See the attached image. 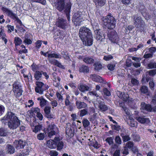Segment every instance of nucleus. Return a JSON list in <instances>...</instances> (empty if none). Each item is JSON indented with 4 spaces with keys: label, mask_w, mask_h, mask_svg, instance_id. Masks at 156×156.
Returning <instances> with one entry per match:
<instances>
[{
    "label": "nucleus",
    "mask_w": 156,
    "mask_h": 156,
    "mask_svg": "<svg viewBox=\"0 0 156 156\" xmlns=\"http://www.w3.org/2000/svg\"><path fill=\"white\" fill-rule=\"evenodd\" d=\"M79 71L81 73H87L89 72V68L88 66L83 65L79 67Z\"/></svg>",
    "instance_id": "obj_25"
},
{
    "label": "nucleus",
    "mask_w": 156,
    "mask_h": 156,
    "mask_svg": "<svg viewBox=\"0 0 156 156\" xmlns=\"http://www.w3.org/2000/svg\"><path fill=\"white\" fill-rule=\"evenodd\" d=\"M147 67L149 69L156 68V62H150L147 65Z\"/></svg>",
    "instance_id": "obj_47"
},
{
    "label": "nucleus",
    "mask_w": 156,
    "mask_h": 156,
    "mask_svg": "<svg viewBox=\"0 0 156 156\" xmlns=\"http://www.w3.org/2000/svg\"><path fill=\"white\" fill-rule=\"evenodd\" d=\"M108 36L112 42L117 44L119 40V38L117 32L114 30H109L108 32Z\"/></svg>",
    "instance_id": "obj_7"
},
{
    "label": "nucleus",
    "mask_w": 156,
    "mask_h": 156,
    "mask_svg": "<svg viewBox=\"0 0 156 156\" xmlns=\"http://www.w3.org/2000/svg\"><path fill=\"white\" fill-rule=\"evenodd\" d=\"M36 87H35V91L41 94H43V83L40 81H37L35 83Z\"/></svg>",
    "instance_id": "obj_14"
},
{
    "label": "nucleus",
    "mask_w": 156,
    "mask_h": 156,
    "mask_svg": "<svg viewBox=\"0 0 156 156\" xmlns=\"http://www.w3.org/2000/svg\"><path fill=\"white\" fill-rule=\"evenodd\" d=\"M115 65L114 64H108L107 66L108 69L111 71H112L114 70Z\"/></svg>",
    "instance_id": "obj_50"
},
{
    "label": "nucleus",
    "mask_w": 156,
    "mask_h": 156,
    "mask_svg": "<svg viewBox=\"0 0 156 156\" xmlns=\"http://www.w3.org/2000/svg\"><path fill=\"white\" fill-rule=\"evenodd\" d=\"M79 90L82 92H84L85 91H88L89 89V87L86 85L83 84L80 85L79 87Z\"/></svg>",
    "instance_id": "obj_36"
},
{
    "label": "nucleus",
    "mask_w": 156,
    "mask_h": 156,
    "mask_svg": "<svg viewBox=\"0 0 156 156\" xmlns=\"http://www.w3.org/2000/svg\"><path fill=\"white\" fill-rule=\"evenodd\" d=\"M35 48L38 50L41 46L42 41L41 40H37L35 42Z\"/></svg>",
    "instance_id": "obj_48"
},
{
    "label": "nucleus",
    "mask_w": 156,
    "mask_h": 156,
    "mask_svg": "<svg viewBox=\"0 0 156 156\" xmlns=\"http://www.w3.org/2000/svg\"><path fill=\"white\" fill-rule=\"evenodd\" d=\"M76 105L77 108L78 109L86 108L87 107V105L86 103L84 102H81L79 101H76Z\"/></svg>",
    "instance_id": "obj_24"
},
{
    "label": "nucleus",
    "mask_w": 156,
    "mask_h": 156,
    "mask_svg": "<svg viewBox=\"0 0 156 156\" xmlns=\"http://www.w3.org/2000/svg\"><path fill=\"white\" fill-rule=\"evenodd\" d=\"M113 58V56L111 55H105L103 59L106 61H109Z\"/></svg>",
    "instance_id": "obj_57"
},
{
    "label": "nucleus",
    "mask_w": 156,
    "mask_h": 156,
    "mask_svg": "<svg viewBox=\"0 0 156 156\" xmlns=\"http://www.w3.org/2000/svg\"><path fill=\"white\" fill-rule=\"evenodd\" d=\"M30 147H26L20 153L18 154L17 156H26L29 154V153L30 151Z\"/></svg>",
    "instance_id": "obj_23"
},
{
    "label": "nucleus",
    "mask_w": 156,
    "mask_h": 156,
    "mask_svg": "<svg viewBox=\"0 0 156 156\" xmlns=\"http://www.w3.org/2000/svg\"><path fill=\"white\" fill-rule=\"evenodd\" d=\"M151 104L153 106L152 111L156 112V100L153 99L151 101Z\"/></svg>",
    "instance_id": "obj_49"
},
{
    "label": "nucleus",
    "mask_w": 156,
    "mask_h": 156,
    "mask_svg": "<svg viewBox=\"0 0 156 156\" xmlns=\"http://www.w3.org/2000/svg\"><path fill=\"white\" fill-rule=\"evenodd\" d=\"M66 5L65 0H58L56 2L55 4L56 9L60 12L63 11Z\"/></svg>",
    "instance_id": "obj_13"
},
{
    "label": "nucleus",
    "mask_w": 156,
    "mask_h": 156,
    "mask_svg": "<svg viewBox=\"0 0 156 156\" xmlns=\"http://www.w3.org/2000/svg\"><path fill=\"white\" fill-rule=\"evenodd\" d=\"M136 119L139 122L142 124H144L145 123H148L150 122L149 118L137 117Z\"/></svg>",
    "instance_id": "obj_30"
},
{
    "label": "nucleus",
    "mask_w": 156,
    "mask_h": 156,
    "mask_svg": "<svg viewBox=\"0 0 156 156\" xmlns=\"http://www.w3.org/2000/svg\"><path fill=\"white\" fill-rule=\"evenodd\" d=\"M115 141L116 143L118 144H121L122 141L121 139L119 136H117L115 137Z\"/></svg>",
    "instance_id": "obj_64"
},
{
    "label": "nucleus",
    "mask_w": 156,
    "mask_h": 156,
    "mask_svg": "<svg viewBox=\"0 0 156 156\" xmlns=\"http://www.w3.org/2000/svg\"><path fill=\"white\" fill-rule=\"evenodd\" d=\"M113 138L112 137H107L105 140L107 142L109 145H111L113 143Z\"/></svg>",
    "instance_id": "obj_54"
},
{
    "label": "nucleus",
    "mask_w": 156,
    "mask_h": 156,
    "mask_svg": "<svg viewBox=\"0 0 156 156\" xmlns=\"http://www.w3.org/2000/svg\"><path fill=\"white\" fill-rule=\"evenodd\" d=\"M66 134L69 137H71L74 136V133L71 128H67L66 130Z\"/></svg>",
    "instance_id": "obj_35"
},
{
    "label": "nucleus",
    "mask_w": 156,
    "mask_h": 156,
    "mask_svg": "<svg viewBox=\"0 0 156 156\" xmlns=\"http://www.w3.org/2000/svg\"><path fill=\"white\" fill-rule=\"evenodd\" d=\"M49 154L51 156H57L58 155V153L56 151L52 150L50 151Z\"/></svg>",
    "instance_id": "obj_63"
},
{
    "label": "nucleus",
    "mask_w": 156,
    "mask_h": 156,
    "mask_svg": "<svg viewBox=\"0 0 156 156\" xmlns=\"http://www.w3.org/2000/svg\"><path fill=\"white\" fill-rule=\"evenodd\" d=\"M98 106L100 110L102 112H105L108 109V106L105 105L104 102L102 101H100L99 102Z\"/></svg>",
    "instance_id": "obj_21"
},
{
    "label": "nucleus",
    "mask_w": 156,
    "mask_h": 156,
    "mask_svg": "<svg viewBox=\"0 0 156 156\" xmlns=\"http://www.w3.org/2000/svg\"><path fill=\"white\" fill-rule=\"evenodd\" d=\"M94 67V70L97 72H99L101 70L103 66L101 63L99 61L95 62L93 64Z\"/></svg>",
    "instance_id": "obj_28"
},
{
    "label": "nucleus",
    "mask_w": 156,
    "mask_h": 156,
    "mask_svg": "<svg viewBox=\"0 0 156 156\" xmlns=\"http://www.w3.org/2000/svg\"><path fill=\"white\" fill-rule=\"evenodd\" d=\"M84 39L81 40L83 44H85V45L90 46L92 44L93 40L92 35L90 37H87V38H85Z\"/></svg>",
    "instance_id": "obj_19"
},
{
    "label": "nucleus",
    "mask_w": 156,
    "mask_h": 156,
    "mask_svg": "<svg viewBox=\"0 0 156 156\" xmlns=\"http://www.w3.org/2000/svg\"><path fill=\"white\" fill-rule=\"evenodd\" d=\"M56 95L58 98V101H63V97L59 92H57L56 93Z\"/></svg>",
    "instance_id": "obj_58"
},
{
    "label": "nucleus",
    "mask_w": 156,
    "mask_h": 156,
    "mask_svg": "<svg viewBox=\"0 0 156 156\" xmlns=\"http://www.w3.org/2000/svg\"><path fill=\"white\" fill-rule=\"evenodd\" d=\"M10 17L14 20H15L17 23H19V24L22 25V22L21 20L16 16V15L13 13L11 10H10Z\"/></svg>",
    "instance_id": "obj_33"
},
{
    "label": "nucleus",
    "mask_w": 156,
    "mask_h": 156,
    "mask_svg": "<svg viewBox=\"0 0 156 156\" xmlns=\"http://www.w3.org/2000/svg\"><path fill=\"white\" fill-rule=\"evenodd\" d=\"M97 6H103L105 4L106 0H93Z\"/></svg>",
    "instance_id": "obj_31"
},
{
    "label": "nucleus",
    "mask_w": 156,
    "mask_h": 156,
    "mask_svg": "<svg viewBox=\"0 0 156 156\" xmlns=\"http://www.w3.org/2000/svg\"><path fill=\"white\" fill-rule=\"evenodd\" d=\"M31 67L32 70L34 72L37 71V70L38 69V66L34 63H33L31 65Z\"/></svg>",
    "instance_id": "obj_51"
},
{
    "label": "nucleus",
    "mask_w": 156,
    "mask_h": 156,
    "mask_svg": "<svg viewBox=\"0 0 156 156\" xmlns=\"http://www.w3.org/2000/svg\"><path fill=\"white\" fill-rule=\"evenodd\" d=\"M2 120V122L5 125L8 126L9 128L10 127V115L9 112Z\"/></svg>",
    "instance_id": "obj_18"
},
{
    "label": "nucleus",
    "mask_w": 156,
    "mask_h": 156,
    "mask_svg": "<svg viewBox=\"0 0 156 156\" xmlns=\"http://www.w3.org/2000/svg\"><path fill=\"white\" fill-rule=\"evenodd\" d=\"M96 39L98 40H100L101 41H104L105 38V34L102 32L98 31L96 35Z\"/></svg>",
    "instance_id": "obj_29"
},
{
    "label": "nucleus",
    "mask_w": 156,
    "mask_h": 156,
    "mask_svg": "<svg viewBox=\"0 0 156 156\" xmlns=\"http://www.w3.org/2000/svg\"><path fill=\"white\" fill-rule=\"evenodd\" d=\"M55 126L54 123L52 122L51 124L48 125L46 130H45V129H44L45 133H47L48 134V136L50 137L55 134L56 132L54 130Z\"/></svg>",
    "instance_id": "obj_10"
},
{
    "label": "nucleus",
    "mask_w": 156,
    "mask_h": 156,
    "mask_svg": "<svg viewBox=\"0 0 156 156\" xmlns=\"http://www.w3.org/2000/svg\"><path fill=\"white\" fill-rule=\"evenodd\" d=\"M103 92L105 95L108 96H109L111 95V93L110 91L107 88H104L103 90Z\"/></svg>",
    "instance_id": "obj_56"
},
{
    "label": "nucleus",
    "mask_w": 156,
    "mask_h": 156,
    "mask_svg": "<svg viewBox=\"0 0 156 156\" xmlns=\"http://www.w3.org/2000/svg\"><path fill=\"white\" fill-rule=\"evenodd\" d=\"M87 108H84L80 111V115L81 117H83L86 115L88 114Z\"/></svg>",
    "instance_id": "obj_45"
},
{
    "label": "nucleus",
    "mask_w": 156,
    "mask_h": 156,
    "mask_svg": "<svg viewBox=\"0 0 156 156\" xmlns=\"http://www.w3.org/2000/svg\"><path fill=\"white\" fill-rule=\"evenodd\" d=\"M14 145L17 149H20L23 148L26 146L27 143L25 141H23L22 139L15 140L14 142Z\"/></svg>",
    "instance_id": "obj_12"
},
{
    "label": "nucleus",
    "mask_w": 156,
    "mask_h": 156,
    "mask_svg": "<svg viewBox=\"0 0 156 156\" xmlns=\"http://www.w3.org/2000/svg\"><path fill=\"white\" fill-rule=\"evenodd\" d=\"M140 91L141 93L146 94L148 92L147 87L145 86H142L140 88Z\"/></svg>",
    "instance_id": "obj_44"
},
{
    "label": "nucleus",
    "mask_w": 156,
    "mask_h": 156,
    "mask_svg": "<svg viewBox=\"0 0 156 156\" xmlns=\"http://www.w3.org/2000/svg\"><path fill=\"white\" fill-rule=\"evenodd\" d=\"M129 95L125 93L124 95L123 98L122 99L123 101H129Z\"/></svg>",
    "instance_id": "obj_62"
},
{
    "label": "nucleus",
    "mask_w": 156,
    "mask_h": 156,
    "mask_svg": "<svg viewBox=\"0 0 156 156\" xmlns=\"http://www.w3.org/2000/svg\"><path fill=\"white\" fill-rule=\"evenodd\" d=\"M23 76L25 78L24 80L26 82H31L32 80V76L30 72L27 75L23 74Z\"/></svg>",
    "instance_id": "obj_34"
},
{
    "label": "nucleus",
    "mask_w": 156,
    "mask_h": 156,
    "mask_svg": "<svg viewBox=\"0 0 156 156\" xmlns=\"http://www.w3.org/2000/svg\"><path fill=\"white\" fill-rule=\"evenodd\" d=\"M42 129V126L41 125L38 124L34 126V128L33 129V131L35 133H37Z\"/></svg>",
    "instance_id": "obj_38"
},
{
    "label": "nucleus",
    "mask_w": 156,
    "mask_h": 156,
    "mask_svg": "<svg viewBox=\"0 0 156 156\" xmlns=\"http://www.w3.org/2000/svg\"><path fill=\"white\" fill-rule=\"evenodd\" d=\"M61 54L63 55V57L65 58H69V53L67 51L65 50L62 51Z\"/></svg>",
    "instance_id": "obj_52"
},
{
    "label": "nucleus",
    "mask_w": 156,
    "mask_h": 156,
    "mask_svg": "<svg viewBox=\"0 0 156 156\" xmlns=\"http://www.w3.org/2000/svg\"><path fill=\"white\" fill-rule=\"evenodd\" d=\"M23 43L27 45H29L32 44V41L30 39L25 37Z\"/></svg>",
    "instance_id": "obj_61"
},
{
    "label": "nucleus",
    "mask_w": 156,
    "mask_h": 156,
    "mask_svg": "<svg viewBox=\"0 0 156 156\" xmlns=\"http://www.w3.org/2000/svg\"><path fill=\"white\" fill-rule=\"evenodd\" d=\"M82 123L83 126L84 128H86L88 127L90 124L89 121L87 119H83Z\"/></svg>",
    "instance_id": "obj_53"
},
{
    "label": "nucleus",
    "mask_w": 156,
    "mask_h": 156,
    "mask_svg": "<svg viewBox=\"0 0 156 156\" xmlns=\"http://www.w3.org/2000/svg\"><path fill=\"white\" fill-rule=\"evenodd\" d=\"M22 40L20 37H16L15 38L14 42L16 47L21 45L22 43Z\"/></svg>",
    "instance_id": "obj_37"
},
{
    "label": "nucleus",
    "mask_w": 156,
    "mask_h": 156,
    "mask_svg": "<svg viewBox=\"0 0 156 156\" xmlns=\"http://www.w3.org/2000/svg\"><path fill=\"white\" fill-rule=\"evenodd\" d=\"M51 107L48 106H46L44 110V116L49 119L54 118V115L51 113Z\"/></svg>",
    "instance_id": "obj_11"
},
{
    "label": "nucleus",
    "mask_w": 156,
    "mask_h": 156,
    "mask_svg": "<svg viewBox=\"0 0 156 156\" xmlns=\"http://www.w3.org/2000/svg\"><path fill=\"white\" fill-rule=\"evenodd\" d=\"M134 25L137 30L140 32L144 31L146 29V25L142 17L137 15L133 16Z\"/></svg>",
    "instance_id": "obj_1"
},
{
    "label": "nucleus",
    "mask_w": 156,
    "mask_h": 156,
    "mask_svg": "<svg viewBox=\"0 0 156 156\" xmlns=\"http://www.w3.org/2000/svg\"><path fill=\"white\" fill-rule=\"evenodd\" d=\"M30 2H37L43 5H46V1L45 0H29Z\"/></svg>",
    "instance_id": "obj_43"
},
{
    "label": "nucleus",
    "mask_w": 156,
    "mask_h": 156,
    "mask_svg": "<svg viewBox=\"0 0 156 156\" xmlns=\"http://www.w3.org/2000/svg\"><path fill=\"white\" fill-rule=\"evenodd\" d=\"M42 70L37 71L35 72L34 74V77L37 80H40L43 78L42 75Z\"/></svg>",
    "instance_id": "obj_27"
},
{
    "label": "nucleus",
    "mask_w": 156,
    "mask_h": 156,
    "mask_svg": "<svg viewBox=\"0 0 156 156\" xmlns=\"http://www.w3.org/2000/svg\"><path fill=\"white\" fill-rule=\"evenodd\" d=\"M126 113L129 117V119L128 122L129 126L132 127H135L137 125V122L135 121L132 115L130 114L129 112H127Z\"/></svg>",
    "instance_id": "obj_16"
},
{
    "label": "nucleus",
    "mask_w": 156,
    "mask_h": 156,
    "mask_svg": "<svg viewBox=\"0 0 156 156\" xmlns=\"http://www.w3.org/2000/svg\"><path fill=\"white\" fill-rule=\"evenodd\" d=\"M72 6V4L70 2L66 3L64 9V12L66 14V17L69 22L70 21V13Z\"/></svg>",
    "instance_id": "obj_8"
},
{
    "label": "nucleus",
    "mask_w": 156,
    "mask_h": 156,
    "mask_svg": "<svg viewBox=\"0 0 156 156\" xmlns=\"http://www.w3.org/2000/svg\"><path fill=\"white\" fill-rule=\"evenodd\" d=\"M90 78L93 81L96 82L101 83L104 81V79L101 77L95 74L90 75Z\"/></svg>",
    "instance_id": "obj_17"
},
{
    "label": "nucleus",
    "mask_w": 156,
    "mask_h": 156,
    "mask_svg": "<svg viewBox=\"0 0 156 156\" xmlns=\"http://www.w3.org/2000/svg\"><path fill=\"white\" fill-rule=\"evenodd\" d=\"M12 90L15 97L18 98L22 95L23 90L21 83L18 80L15 81L12 84Z\"/></svg>",
    "instance_id": "obj_3"
},
{
    "label": "nucleus",
    "mask_w": 156,
    "mask_h": 156,
    "mask_svg": "<svg viewBox=\"0 0 156 156\" xmlns=\"http://www.w3.org/2000/svg\"><path fill=\"white\" fill-rule=\"evenodd\" d=\"M37 100L40 101V105L41 107L44 106L46 104L47 101L43 98L39 97Z\"/></svg>",
    "instance_id": "obj_40"
},
{
    "label": "nucleus",
    "mask_w": 156,
    "mask_h": 156,
    "mask_svg": "<svg viewBox=\"0 0 156 156\" xmlns=\"http://www.w3.org/2000/svg\"><path fill=\"white\" fill-rule=\"evenodd\" d=\"M20 121L15 114L10 112V129H15L20 124Z\"/></svg>",
    "instance_id": "obj_4"
},
{
    "label": "nucleus",
    "mask_w": 156,
    "mask_h": 156,
    "mask_svg": "<svg viewBox=\"0 0 156 156\" xmlns=\"http://www.w3.org/2000/svg\"><path fill=\"white\" fill-rule=\"evenodd\" d=\"M140 106L143 110H145L148 112H151L152 111V107L150 104H147L144 102H142Z\"/></svg>",
    "instance_id": "obj_20"
},
{
    "label": "nucleus",
    "mask_w": 156,
    "mask_h": 156,
    "mask_svg": "<svg viewBox=\"0 0 156 156\" xmlns=\"http://www.w3.org/2000/svg\"><path fill=\"white\" fill-rule=\"evenodd\" d=\"M103 24L105 27L109 29H113L115 28L116 24V20L112 16L111 13H109L105 18H103Z\"/></svg>",
    "instance_id": "obj_2"
},
{
    "label": "nucleus",
    "mask_w": 156,
    "mask_h": 156,
    "mask_svg": "<svg viewBox=\"0 0 156 156\" xmlns=\"http://www.w3.org/2000/svg\"><path fill=\"white\" fill-rule=\"evenodd\" d=\"M61 56V55L59 54L55 53L49 54L48 55V58H61V57H59V56Z\"/></svg>",
    "instance_id": "obj_42"
},
{
    "label": "nucleus",
    "mask_w": 156,
    "mask_h": 156,
    "mask_svg": "<svg viewBox=\"0 0 156 156\" xmlns=\"http://www.w3.org/2000/svg\"><path fill=\"white\" fill-rule=\"evenodd\" d=\"M16 26L18 28V30L20 32L23 33L26 32L25 29L23 28V27H25L22 23V25L20 24V25H17Z\"/></svg>",
    "instance_id": "obj_46"
},
{
    "label": "nucleus",
    "mask_w": 156,
    "mask_h": 156,
    "mask_svg": "<svg viewBox=\"0 0 156 156\" xmlns=\"http://www.w3.org/2000/svg\"><path fill=\"white\" fill-rule=\"evenodd\" d=\"M119 106L120 107H122L126 112H127V111L126 112V110H127V108L125 106V103L124 102L122 101L120 102L119 103Z\"/></svg>",
    "instance_id": "obj_60"
},
{
    "label": "nucleus",
    "mask_w": 156,
    "mask_h": 156,
    "mask_svg": "<svg viewBox=\"0 0 156 156\" xmlns=\"http://www.w3.org/2000/svg\"><path fill=\"white\" fill-rule=\"evenodd\" d=\"M56 24L57 26L63 30H66L68 27L67 20L62 18L58 19L56 22Z\"/></svg>",
    "instance_id": "obj_9"
},
{
    "label": "nucleus",
    "mask_w": 156,
    "mask_h": 156,
    "mask_svg": "<svg viewBox=\"0 0 156 156\" xmlns=\"http://www.w3.org/2000/svg\"><path fill=\"white\" fill-rule=\"evenodd\" d=\"M82 13L80 11H78L74 13L72 17V21L75 26H79L82 22Z\"/></svg>",
    "instance_id": "obj_6"
},
{
    "label": "nucleus",
    "mask_w": 156,
    "mask_h": 156,
    "mask_svg": "<svg viewBox=\"0 0 156 156\" xmlns=\"http://www.w3.org/2000/svg\"><path fill=\"white\" fill-rule=\"evenodd\" d=\"M70 98V96L69 95L66 96V97L65 101V103L66 106H68L70 104V102L69 100Z\"/></svg>",
    "instance_id": "obj_59"
},
{
    "label": "nucleus",
    "mask_w": 156,
    "mask_h": 156,
    "mask_svg": "<svg viewBox=\"0 0 156 156\" xmlns=\"http://www.w3.org/2000/svg\"><path fill=\"white\" fill-rule=\"evenodd\" d=\"M45 137V135L44 133H40L38 134L37 136V137L38 140H43Z\"/></svg>",
    "instance_id": "obj_55"
},
{
    "label": "nucleus",
    "mask_w": 156,
    "mask_h": 156,
    "mask_svg": "<svg viewBox=\"0 0 156 156\" xmlns=\"http://www.w3.org/2000/svg\"><path fill=\"white\" fill-rule=\"evenodd\" d=\"M56 142L55 137L53 140H50L47 141V146L50 148L55 149L56 148Z\"/></svg>",
    "instance_id": "obj_22"
},
{
    "label": "nucleus",
    "mask_w": 156,
    "mask_h": 156,
    "mask_svg": "<svg viewBox=\"0 0 156 156\" xmlns=\"http://www.w3.org/2000/svg\"><path fill=\"white\" fill-rule=\"evenodd\" d=\"M55 140L56 141V148L58 151H61L64 147V143L62 141H61L58 137H55Z\"/></svg>",
    "instance_id": "obj_15"
},
{
    "label": "nucleus",
    "mask_w": 156,
    "mask_h": 156,
    "mask_svg": "<svg viewBox=\"0 0 156 156\" xmlns=\"http://www.w3.org/2000/svg\"><path fill=\"white\" fill-rule=\"evenodd\" d=\"M88 114L89 115L94 114L95 112V109L93 107H90L87 108Z\"/></svg>",
    "instance_id": "obj_41"
},
{
    "label": "nucleus",
    "mask_w": 156,
    "mask_h": 156,
    "mask_svg": "<svg viewBox=\"0 0 156 156\" xmlns=\"http://www.w3.org/2000/svg\"><path fill=\"white\" fill-rule=\"evenodd\" d=\"M79 36L80 39H84V38L90 37L92 34L89 28L85 27H81L79 30Z\"/></svg>",
    "instance_id": "obj_5"
},
{
    "label": "nucleus",
    "mask_w": 156,
    "mask_h": 156,
    "mask_svg": "<svg viewBox=\"0 0 156 156\" xmlns=\"http://www.w3.org/2000/svg\"><path fill=\"white\" fill-rule=\"evenodd\" d=\"M120 135L122 137V139L124 142H126L130 140V138L129 135H124V134L122 133Z\"/></svg>",
    "instance_id": "obj_39"
},
{
    "label": "nucleus",
    "mask_w": 156,
    "mask_h": 156,
    "mask_svg": "<svg viewBox=\"0 0 156 156\" xmlns=\"http://www.w3.org/2000/svg\"><path fill=\"white\" fill-rule=\"evenodd\" d=\"M83 61L87 64H91L94 62V59L93 57H86L83 58Z\"/></svg>",
    "instance_id": "obj_32"
},
{
    "label": "nucleus",
    "mask_w": 156,
    "mask_h": 156,
    "mask_svg": "<svg viewBox=\"0 0 156 156\" xmlns=\"http://www.w3.org/2000/svg\"><path fill=\"white\" fill-rule=\"evenodd\" d=\"M40 112V109L38 108H32L30 110L28 111L30 115L34 116H35V114H36Z\"/></svg>",
    "instance_id": "obj_26"
}]
</instances>
